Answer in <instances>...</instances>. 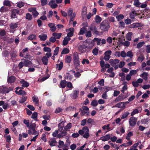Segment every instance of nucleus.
Listing matches in <instances>:
<instances>
[{"label":"nucleus","instance_id":"f257e3e1","mask_svg":"<svg viewBox=\"0 0 150 150\" xmlns=\"http://www.w3.org/2000/svg\"><path fill=\"white\" fill-rule=\"evenodd\" d=\"M63 124L64 123L63 122H61L58 124V130L59 132V133L57 136V137L58 138H59L65 136L67 134V131L64 129H63L64 127Z\"/></svg>","mask_w":150,"mask_h":150},{"label":"nucleus","instance_id":"f03ea898","mask_svg":"<svg viewBox=\"0 0 150 150\" xmlns=\"http://www.w3.org/2000/svg\"><path fill=\"white\" fill-rule=\"evenodd\" d=\"M88 128L87 127H84L82 129L79 130L78 132L81 135H83V137L84 138L87 139L90 136Z\"/></svg>","mask_w":150,"mask_h":150},{"label":"nucleus","instance_id":"7ed1b4c3","mask_svg":"<svg viewBox=\"0 0 150 150\" xmlns=\"http://www.w3.org/2000/svg\"><path fill=\"white\" fill-rule=\"evenodd\" d=\"M110 27L109 23L107 21H103L100 25V28L104 31H107Z\"/></svg>","mask_w":150,"mask_h":150},{"label":"nucleus","instance_id":"20e7f679","mask_svg":"<svg viewBox=\"0 0 150 150\" xmlns=\"http://www.w3.org/2000/svg\"><path fill=\"white\" fill-rule=\"evenodd\" d=\"M81 112L80 114L81 115H86L88 116L89 114V109L86 106H83L81 108L79 109Z\"/></svg>","mask_w":150,"mask_h":150},{"label":"nucleus","instance_id":"39448f33","mask_svg":"<svg viewBox=\"0 0 150 150\" xmlns=\"http://www.w3.org/2000/svg\"><path fill=\"white\" fill-rule=\"evenodd\" d=\"M68 16L70 17V22L71 21H73L74 20L76 16V13H73V11L71 8H69L67 11Z\"/></svg>","mask_w":150,"mask_h":150},{"label":"nucleus","instance_id":"423d86ee","mask_svg":"<svg viewBox=\"0 0 150 150\" xmlns=\"http://www.w3.org/2000/svg\"><path fill=\"white\" fill-rule=\"evenodd\" d=\"M74 63L76 66H78L80 64V61L79 60V57L77 53H74L73 59Z\"/></svg>","mask_w":150,"mask_h":150},{"label":"nucleus","instance_id":"0eeeda50","mask_svg":"<svg viewBox=\"0 0 150 150\" xmlns=\"http://www.w3.org/2000/svg\"><path fill=\"white\" fill-rule=\"evenodd\" d=\"M137 118L134 117H132L129 120V123L131 126H134L136 124Z\"/></svg>","mask_w":150,"mask_h":150},{"label":"nucleus","instance_id":"6e6552de","mask_svg":"<svg viewBox=\"0 0 150 150\" xmlns=\"http://www.w3.org/2000/svg\"><path fill=\"white\" fill-rule=\"evenodd\" d=\"M91 31H93V33L97 35H99V32L97 30L96 27L95 25H91L89 28Z\"/></svg>","mask_w":150,"mask_h":150},{"label":"nucleus","instance_id":"1a4fd4ad","mask_svg":"<svg viewBox=\"0 0 150 150\" xmlns=\"http://www.w3.org/2000/svg\"><path fill=\"white\" fill-rule=\"evenodd\" d=\"M120 60L117 59H110L109 60V63L112 66L114 67L117 64H118Z\"/></svg>","mask_w":150,"mask_h":150},{"label":"nucleus","instance_id":"9d476101","mask_svg":"<svg viewBox=\"0 0 150 150\" xmlns=\"http://www.w3.org/2000/svg\"><path fill=\"white\" fill-rule=\"evenodd\" d=\"M79 93V90H75L72 93L71 95V97L73 99L76 98L78 96V94Z\"/></svg>","mask_w":150,"mask_h":150},{"label":"nucleus","instance_id":"9b49d317","mask_svg":"<svg viewBox=\"0 0 150 150\" xmlns=\"http://www.w3.org/2000/svg\"><path fill=\"white\" fill-rule=\"evenodd\" d=\"M55 0H51L49 3V5L50 6V7L52 8H57L58 6L57 4L55 3Z\"/></svg>","mask_w":150,"mask_h":150},{"label":"nucleus","instance_id":"f8f14e48","mask_svg":"<svg viewBox=\"0 0 150 150\" xmlns=\"http://www.w3.org/2000/svg\"><path fill=\"white\" fill-rule=\"evenodd\" d=\"M0 92L4 93H9L8 88L6 86H1L0 87Z\"/></svg>","mask_w":150,"mask_h":150},{"label":"nucleus","instance_id":"ddd939ff","mask_svg":"<svg viewBox=\"0 0 150 150\" xmlns=\"http://www.w3.org/2000/svg\"><path fill=\"white\" fill-rule=\"evenodd\" d=\"M74 29L73 28H70L66 30L67 32L69 31L70 32L67 33V37L69 38L72 36L73 35Z\"/></svg>","mask_w":150,"mask_h":150},{"label":"nucleus","instance_id":"4468645a","mask_svg":"<svg viewBox=\"0 0 150 150\" xmlns=\"http://www.w3.org/2000/svg\"><path fill=\"white\" fill-rule=\"evenodd\" d=\"M15 77L13 76H8L7 79V82L8 83H13L15 81Z\"/></svg>","mask_w":150,"mask_h":150},{"label":"nucleus","instance_id":"2eb2a0df","mask_svg":"<svg viewBox=\"0 0 150 150\" xmlns=\"http://www.w3.org/2000/svg\"><path fill=\"white\" fill-rule=\"evenodd\" d=\"M86 48L84 45H80L79 47V50L81 53H83L86 51Z\"/></svg>","mask_w":150,"mask_h":150},{"label":"nucleus","instance_id":"dca6fc26","mask_svg":"<svg viewBox=\"0 0 150 150\" xmlns=\"http://www.w3.org/2000/svg\"><path fill=\"white\" fill-rule=\"evenodd\" d=\"M23 62L25 66L28 67L31 66L32 63L31 61L26 59H24Z\"/></svg>","mask_w":150,"mask_h":150},{"label":"nucleus","instance_id":"f3484780","mask_svg":"<svg viewBox=\"0 0 150 150\" xmlns=\"http://www.w3.org/2000/svg\"><path fill=\"white\" fill-rule=\"evenodd\" d=\"M28 133L29 134H32L35 135L38 134L39 133L36 131L35 129H29L28 131Z\"/></svg>","mask_w":150,"mask_h":150},{"label":"nucleus","instance_id":"a211bd4d","mask_svg":"<svg viewBox=\"0 0 150 150\" xmlns=\"http://www.w3.org/2000/svg\"><path fill=\"white\" fill-rule=\"evenodd\" d=\"M57 143L55 139L53 138L51 139L49 141V143L50 146H55V144Z\"/></svg>","mask_w":150,"mask_h":150},{"label":"nucleus","instance_id":"6ab92c4d","mask_svg":"<svg viewBox=\"0 0 150 150\" xmlns=\"http://www.w3.org/2000/svg\"><path fill=\"white\" fill-rule=\"evenodd\" d=\"M124 103L122 102H120L116 104L115 107L118 108H121L122 110L124 109L125 108V106L124 105Z\"/></svg>","mask_w":150,"mask_h":150},{"label":"nucleus","instance_id":"aec40b11","mask_svg":"<svg viewBox=\"0 0 150 150\" xmlns=\"http://www.w3.org/2000/svg\"><path fill=\"white\" fill-rule=\"evenodd\" d=\"M20 83L22 84V86L24 87H27L29 86V83L27 81L23 79H22L20 81Z\"/></svg>","mask_w":150,"mask_h":150},{"label":"nucleus","instance_id":"412c9836","mask_svg":"<svg viewBox=\"0 0 150 150\" xmlns=\"http://www.w3.org/2000/svg\"><path fill=\"white\" fill-rule=\"evenodd\" d=\"M110 139V134H107L106 135L101 137L100 139L103 141H105L109 140Z\"/></svg>","mask_w":150,"mask_h":150},{"label":"nucleus","instance_id":"4be33fe9","mask_svg":"<svg viewBox=\"0 0 150 150\" xmlns=\"http://www.w3.org/2000/svg\"><path fill=\"white\" fill-rule=\"evenodd\" d=\"M41 60L44 65H47V64L48 60L46 56H45L43 57L42 58Z\"/></svg>","mask_w":150,"mask_h":150},{"label":"nucleus","instance_id":"5701e85b","mask_svg":"<svg viewBox=\"0 0 150 150\" xmlns=\"http://www.w3.org/2000/svg\"><path fill=\"white\" fill-rule=\"evenodd\" d=\"M32 12V14L34 17H35L38 15V12L36 10V8H32L31 10L30 11Z\"/></svg>","mask_w":150,"mask_h":150},{"label":"nucleus","instance_id":"b1692460","mask_svg":"<svg viewBox=\"0 0 150 150\" xmlns=\"http://www.w3.org/2000/svg\"><path fill=\"white\" fill-rule=\"evenodd\" d=\"M32 99L33 102L35 103V105L37 106H38L39 105V102L38 98L36 96H34L32 97Z\"/></svg>","mask_w":150,"mask_h":150},{"label":"nucleus","instance_id":"393cba45","mask_svg":"<svg viewBox=\"0 0 150 150\" xmlns=\"http://www.w3.org/2000/svg\"><path fill=\"white\" fill-rule=\"evenodd\" d=\"M38 37L40 39V40L42 41L45 40L47 38V35L45 34H42L39 35Z\"/></svg>","mask_w":150,"mask_h":150},{"label":"nucleus","instance_id":"a878e982","mask_svg":"<svg viewBox=\"0 0 150 150\" xmlns=\"http://www.w3.org/2000/svg\"><path fill=\"white\" fill-rule=\"evenodd\" d=\"M62 35V33H57L56 32H54L52 34V35L54 37L56 38V39H59L61 37V36Z\"/></svg>","mask_w":150,"mask_h":150},{"label":"nucleus","instance_id":"bb28decb","mask_svg":"<svg viewBox=\"0 0 150 150\" xmlns=\"http://www.w3.org/2000/svg\"><path fill=\"white\" fill-rule=\"evenodd\" d=\"M18 25V23H11L9 25L10 27L12 29H14L16 28Z\"/></svg>","mask_w":150,"mask_h":150},{"label":"nucleus","instance_id":"cd10ccee","mask_svg":"<svg viewBox=\"0 0 150 150\" xmlns=\"http://www.w3.org/2000/svg\"><path fill=\"white\" fill-rule=\"evenodd\" d=\"M70 40V38H69L67 37H66L64 38V40L63 41V45H66L68 43V42Z\"/></svg>","mask_w":150,"mask_h":150},{"label":"nucleus","instance_id":"c85d7f7f","mask_svg":"<svg viewBox=\"0 0 150 150\" xmlns=\"http://www.w3.org/2000/svg\"><path fill=\"white\" fill-rule=\"evenodd\" d=\"M86 31V28L85 27H83L81 29L80 32L79 33V35H82Z\"/></svg>","mask_w":150,"mask_h":150},{"label":"nucleus","instance_id":"c756f323","mask_svg":"<svg viewBox=\"0 0 150 150\" xmlns=\"http://www.w3.org/2000/svg\"><path fill=\"white\" fill-rule=\"evenodd\" d=\"M132 32H129L126 35V38L129 41H131L132 39Z\"/></svg>","mask_w":150,"mask_h":150},{"label":"nucleus","instance_id":"7c9ffc66","mask_svg":"<svg viewBox=\"0 0 150 150\" xmlns=\"http://www.w3.org/2000/svg\"><path fill=\"white\" fill-rule=\"evenodd\" d=\"M15 92L16 93H17L18 95H24L26 94V92L22 90L21 89L19 90L18 91H15Z\"/></svg>","mask_w":150,"mask_h":150},{"label":"nucleus","instance_id":"2f4dec72","mask_svg":"<svg viewBox=\"0 0 150 150\" xmlns=\"http://www.w3.org/2000/svg\"><path fill=\"white\" fill-rule=\"evenodd\" d=\"M148 74L147 73L144 72L140 75V76L144 80H146L147 79Z\"/></svg>","mask_w":150,"mask_h":150},{"label":"nucleus","instance_id":"473e14b6","mask_svg":"<svg viewBox=\"0 0 150 150\" xmlns=\"http://www.w3.org/2000/svg\"><path fill=\"white\" fill-rule=\"evenodd\" d=\"M149 121H150V119L147 118L145 119H142L141 120V123L142 124L144 125L147 123Z\"/></svg>","mask_w":150,"mask_h":150},{"label":"nucleus","instance_id":"72a5a7b5","mask_svg":"<svg viewBox=\"0 0 150 150\" xmlns=\"http://www.w3.org/2000/svg\"><path fill=\"white\" fill-rule=\"evenodd\" d=\"M72 126V124L69 123L67 124V125L65 127L64 129L67 131H69V129L71 128Z\"/></svg>","mask_w":150,"mask_h":150},{"label":"nucleus","instance_id":"f704fd0d","mask_svg":"<svg viewBox=\"0 0 150 150\" xmlns=\"http://www.w3.org/2000/svg\"><path fill=\"white\" fill-rule=\"evenodd\" d=\"M95 20L96 22L99 23L102 20L101 18L98 15H96L95 18Z\"/></svg>","mask_w":150,"mask_h":150},{"label":"nucleus","instance_id":"c9c22d12","mask_svg":"<svg viewBox=\"0 0 150 150\" xmlns=\"http://www.w3.org/2000/svg\"><path fill=\"white\" fill-rule=\"evenodd\" d=\"M67 81L65 80H62L60 83L61 87L62 88H64L66 85Z\"/></svg>","mask_w":150,"mask_h":150},{"label":"nucleus","instance_id":"e433bc0d","mask_svg":"<svg viewBox=\"0 0 150 150\" xmlns=\"http://www.w3.org/2000/svg\"><path fill=\"white\" fill-rule=\"evenodd\" d=\"M136 12L134 11H132L131 13H130V17L131 18H134V17L136 16Z\"/></svg>","mask_w":150,"mask_h":150},{"label":"nucleus","instance_id":"4c0bfd02","mask_svg":"<svg viewBox=\"0 0 150 150\" xmlns=\"http://www.w3.org/2000/svg\"><path fill=\"white\" fill-rule=\"evenodd\" d=\"M36 35L34 34L30 35L28 38V39L30 40H34L36 39Z\"/></svg>","mask_w":150,"mask_h":150},{"label":"nucleus","instance_id":"58836bf2","mask_svg":"<svg viewBox=\"0 0 150 150\" xmlns=\"http://www.w3.org/2000/svg\"><path fill=\"white\" fill-rule=\"evenodd\" d=\"M101 39L100 38H95L93 39V41L96 42V44L98 45H100V42Z\"/></svg>","mask_w":150,"mask_h":150},{"label":"nucleus","instance_id":"ea45409f","mask_svg":"<svg viewBox=\"0 0 150 150\" xmlns=\"http://www.w3.org/2000/svg\"><path fill=\"white\" fill-rule=\"evenodd\" d=\"M37 116L38 113L36 112H35L32 114L31 117L35 120L38 121V120L37 119Z\"/></svg>","mask_w":150,"mask_h":150},{"label":"nucleus","instance_id":"a19ab883","mask_svg":"<svg viewBox=\"0 0 150 150\" xmlns=\"http://www.w3.org/2000/svg\"><path fill=\"white\" fill-rule=\"evenodd\" d=\"M25 18L28 20H30L32 19V16L29 13H28L26 14Z\"/></svg>","mask_w":150,"mask_h":150},{"label":"nucleus","instance_id":"79ce46f5","mask_svg":"<svg viewBox=\"0 0 150 150\" xmlns=\"http://www.w3.org/2000/svg\"><path fill=\"white\" fill-rule=\"evenodd\" d=\"M116 18L118 21H120L122 19L124 18V16L122 14H120L116 16Z\"/></svg>","mask_w":150,"mask_h":150},{"label":"nucleus","instance_id":"37998d69","mask_svg":"<svg viewBox=\"0 0 150 150\" xmlns=\"http://www.w3.org/2000/svg\"><path fill=\"white\" fill-rule=\"evenodd\" d=\"M141 4L139 0H135L134 3V5L137 7H139Z\"/></svg>","mask_w":150,"mask_h":150},{"label":"nucleus","instance_id":"c03bdc74","mask_svg":"<svg viewBox=\"0 0 150 150\" xmlns=\"http://www.w3.org/2000/svg\"><path fill=\"white\" fill-rule=\"evenodd\" d=\"M123 100V98L121 96H119L114 101L115 103H117L119 101H121Z\"/></svg>","mask_w":150,"mask_h":150},{"label":"nucleus","instance_id":"a18cd8bd","mask_svg":"<svg viewBox=\"0 0 150 150\" xmlns=\"http://www.w3.org/2000/svg\"><path fill=\"white\" fill-rule=\"evenodd\" d=\"M129 57L130 59H132L133 56V54L132 51H128L126 53V56Z\"/></svg>","mask_w":150,"mask_h":150},{"label":"nucleus","instance_id":"49530a36","mask_svg":"<svg viewBox=\"0 0 150 150\" xmlns=\"http://www.w3.org/2000/svg\"><path fill=\"white\" fill-rule=\"evenodd\" d=\"M63 66V63L62 62H60V63L56 64L57 67H58V70H60L62 68Z\"/></svg>","mask_w":150,"mask_h":150},{"label":"nucleus","instance_id":"de8ad7c7","mask_svg":"<svg viewBox=\"0 0 150 150\" xmlns=\"http://www.w3.org/2000/svg\"><path fill=\"white\" fill-rule=\"evenodd\" d=\"M133 135L132 133L130 132L129 133H127V136L126 137V139L127 140H130V137Z\"/></svg>","mask_w":150,"mask_h":150},{"label":"nucleus","instance_id":"09e8293b","mask_svg":"<svg viewBox=\"0 0 150 150\" xmlns=\"http://www.w3.org/2000/svg\"><path fill=\"white\" fill-rule=\"evenodd\" d=\"M71 60V58L70 56H67L65 59V61L66 62L70 63Z\"/></svg>","mask_w":150,"mask_h":150},{"label":"nucleus","instance_id":"8fccbe9b","mask_svg":"<svg viewBox=\"0 0 150 150\" xmlns=\"http://www.w3.org/2000/svg\"><path fill=\"white\" fill-rule=\"evenodd\" d=\"M27 98L26 97H23L19 100V102L20 103H22L26 101Z\"/></svg>","mask_w":150,"mask_h":150},{"label":"nucleus","instance_id":"3c124183","mask_svg":"<svg viewBox=\"0 0 150 150\" xmlns=\"http://www.w3.org/2000/svg\"><path fill=\"white\" fill-rule=\"evenodd\" d=\"M137 70H132L130 71L129 74L131 76L135 75L137 73Z\"/></svg>","mask_w":150,"mask_h":150},{"label":"nucleus","instance_id":"603ef678","mask_svg":"<svg viewBox=\"0 0 150 150\" xmlns=\"http://www.w3.org/2000/svg\"><path fill=\"white\" fill-rule=\"evenodd\" d=\"M0 11L1 12H4L8 11V9L6 7L2 6L0 9Z\"/></svg>","mask_w":150,"mask_h":150},{"label":"nucleus","instance_id":"864d4df0","mask_svg":"<svg viewBox=\"0 0 150 150\" xmlns=\"http://www.w3.org/2000/svg\"><path fill=\"white\" fill-rule=\"evenodd\" d=\"M144 44V42L143 41L139 42L137 44V47L138 48H139L142 47Z\"/></svg>","mask_w":150,"mask_h":150},{"label":"nucleus","instance_id":"5fc2aeb1","mask_svg":"<svg viewBox=\"0 0 150 150\" xmlns=\"http://www.w3.org/2000/svg\"><path fill=\"white\" fill-rule=\"evenodd\" d=\"M98 102L96 100H92L91 103V105L93 106H96L98 105Z\"/></svg>","mask_w":150,"mask_h":150},{"label":"nucleus","instance_id":"6e6d98bb","mask_svg":"<svg viewBox=\"0 0 150 150\" xmlns=\"http://www.w3.org/2000/svg\"><path fill=\"white\" fill-rule=\"evenodd\" d=\"M3 4L7 6H10L11 5L10 2L8 0H5L3 2Z\"/></svg>","mask_w":150,"mask_h":150},{"label":"nucleus","instance_id":"4d7b16f0","mask_svg":"<svg viewBox=\"0 0 150 150\" xmlns=\"http://www.w3.org/2000/svg\"><path fill=\"white\" fill-rule=\"evenodd\" d=\"M129 114V113L128 112H126L124 113L121 117V119H124L127 117Z\"/></svg>","mask_w":150,"mask_h":150},{"label":"nucleus","instance_id":"13d9d810","mask_svg":"<svg viewBox=\"0 0 150 150\" xmlns=\"http://www.w3.org/2000/svg\"><path fill=\"white\" fill-rule=\"evenodd\" d=\"M69 50L67 48H65L62 52L61 54H67L69 52Z\"/></svg>","mask_w":150,"mask_h":150},{"label":"nucleus","instance_id":"bf43d9fd","mask_svg":"<svg viewBox=\"0 0 150 150\" xmlns=\"http://www.w3.org/2000/svg\"><path fill=\"white\" fill-rule=\"evenodd\" d=\"M24 6V3L22 2H19L17 3V7L20 8Z\"/></svg>","mask_w":150,"mask_h":150},{"label":"nucleus","instance_id":"052dcab7","mask_svg":"<svg viewBox=\"0 0 150 150\" xmlns=\"http://www.w3.org/2000/svg\"><path fill=\"white\" fill-rule=\"evenodd\" d=\"M23 123L26 125V127H29V120L25 119L24 120H23Z\"/></svg>","mask_w":150,"mask_h":150},{"label":"nucleus","instance_id":"680f3d73","mask_svg":"<svg viewBox=\"0 0 150 150\" xmlns=\"http://www.w3.org/2000/svg\"><path fill=\"white\" fill-rule=\"evenodd\" d=\"M86 32L85 34L86 37L88 38L91 37L92 35L91 31H88Z\"/></svg>","mask_w":150,"mask_h":150},{"label":"nucleus","instance_id":"e2e57ef3","mask_svg":"<svg viewBox=\"0 0 150 150\" xmlns=\"http://www.w3.org/2000/svg\"><path fill=\"white\" fill-rule=\"evenodd\" d=\"M59 50V47H57L54 50V55H57Z\"/></svg>","mask_w":150,"mask_h":150},{"label":"nucleus","instance_id":"0e129e2a","mask_svg":"<svg viewBox=\"0 0 150 150\" xmlns=\"http://www.w3.org/2000/svg\"><path fill=\"white\" fill-rule=\"evenodd\" d=\"M43 50L45 52H51V50L50 47H45L43 48Z\"/></svg>","mask_w":150,"mask_h":150},{"label":"nucleus","instance_id":"69168bd1","mask_svg":"<svg viewBox=\"0 0 150 150\" xmlns=\"http://www.w3.org/2000/svg\"><path fill=\"white\" fill-rule=\"evenodd\" d=\"M138 113V110L137 109H135L132 112V113H131V115L132 116L135 115V114Z\"/></svg>","mask_w":150,"mask_h":150},{"label":"nucleus","instance_id":"338daca9","mask_svg":"<svg viewBox=\"0 0 150 150\" xmlns=\"http://www.w3.org/2000/svg\"><path fill=\"white\" fill-rule=\"evenodd\" d=\"M120 56L122 57H126V53L124 51L121 52Z\"/></svg>","mask_w":150,"mask_h":150},{"label":"nucleus","instance_id":"774afa93","mask_svg":"<svg viewBox=\"0 0 150 150\" xmlns=\"http://www.w3.org/2000/svg\"><path fill=\"white\" fill-rule=\"evenodd\" d=\"M41 2L42 6H44L47 3V0H41Z\"/></svg>","mask_w":150,"mask_h":150}]
</instances>
